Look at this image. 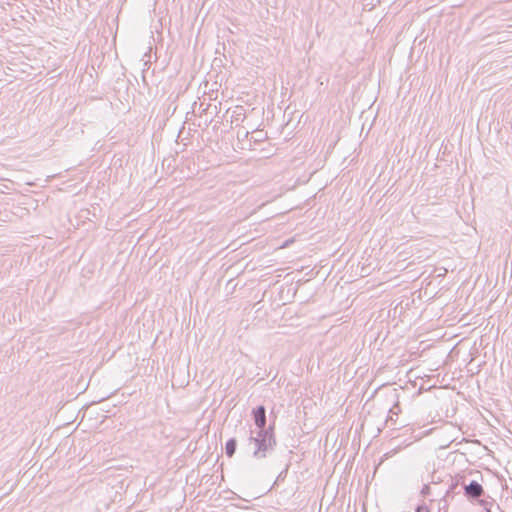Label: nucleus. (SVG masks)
I'll return each instance as SVG.
<instances>
[{
	"instance_id": "nucleus-1",
	"label": "nucleus",
	"mask_w": 512,
	"mask_h": 512,
	"mask_svg": "<svg viewBox=\"0 0 512 512\" xmlns=\"http://www.w3.org/2000/svg\"><path fill=\"white\" fill-rule=\"evenodd\" d=\"M274 418H276L274 416ZM248 445L253 446L252 455L255 459L268 457L277 445L275 436V419L268 425V431L250 430Z\"/></svg>"
},
{
	"instance_id": "nucleus-2",
	"label": "nucleus",
	"mask_w": 512,
	"mask_h": 512,
	"mask_svg": "<svg viewBox=\"0 0 512 512\" xmlns=\"http://www.w3.org/2000/svg\"><path fill=\"white\" fill-rule=\"evenodd\" d=\"M252 418L256 426L255 431H268L266 408L259 405L252 410Z\"/></svg>"
},
{
	"instance_id": "nucleus-3",
	"label": "nucleus",
	"mask_w": 512,
	"mask_h": 512,
	"mask_svg": "<svg viewBox=\"0 0 512 512\" xmlns=\"http://www.w3.org/2000/svg\"><path fill=\"white\" fill-rule=\"evenodd\" d=\"M462 485L464 494L469 500H478L484 494L483 486L475 480L468 484L462 483Z\"/></svg>"
},
{
	"instance_id": "nucleus-4",
	"label": "nucleus",
	"mask_w": 512,
	"mask_h": 512,
	"mask_svg": "<svg viewBox=\"0 0 512 512\" xmlns=\"http://www.w3.org/2000/svg\"><path fill=\"white\" fill-rule=\"evenodd\" d=\"M399 412H400V406L398 403H396L389 410V414L386 419V425H389V423H391V426L396 425V421L394 420V417L397 416ZM392 428L396 429V427H392Z\"/></svg>"
},
{
	"instance_id": "nucleus-5",
	"label": "nucleus",
	"mask_w": 512,
	"mask_h": 512,
	"mask_svg": "<svg viewBox=\"0 0 512 512\" xmlns=\"http://www.w3.org/2000/svg\"><path fill=\"white\" fill-rule=\"evenodd\" d=\"M237 448V441L235 438L229 439L225 444V453L228 457H232Z\"/></svg>"
},
{
	"instance_id": "nucleus-6",
	"label": "nucleus",
	"mask_w": 512,
	"mask_h": 512,
	"mask_svg": "<svg viewBox=\"0 0 512 512\" xmlns=\"http://www.w3.org/2000/svg\"><path fill=\"white\" fill-rule=\"evenodd\" d=\"M479 504L484 507L485 512H492L491 506L493 505L492 502H488L486 500H480Z\"/></svg>"
},
{
	"instance_id": "nucleus-7",
	"label": "nucleus",
	"mask_w": 512,
	"mask_h": 512,
	"mask_svg": "<svg viewBox=\"0 0 512 512\" xmlns=\"http://www.w3.org/2000/svg\"><path fill=\"white\" fill-rule=\"evenodd\" d=\"M415 512H429V509H428V507H427V506H425V505H419V506L416 508Z\"/></svg>"
},
{
	"instance_id": "nucleus-8",
	"label": "nucleus",
	"mask_w": 512,
	"mask_h": 512,
	"mask_svg": "<svg viewBox=\"0 0 512 512\" xmlns=\"http://www.w3.org/2000/svg\"><path fill=\"white\" fill-rule=\"evenodd\" d=\"M458 482L452 485L451 489H454L457 486Z\"/></svg>"
}]
</instances>
